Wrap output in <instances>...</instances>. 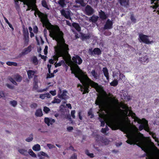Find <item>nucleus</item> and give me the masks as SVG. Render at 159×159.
I'll return each instance as SVG.
<instances>
[{
  "label": "nucleus",
  "instance_id": "f257e3e1",
  "mask_svg": "<svg viewBox=\"0 0 159 159\" xmlns=\"http://www.w3.org/2000/svg\"><path fill=\"white\" fill-rule=\"evenodd\" d=\"M36 16L37 14L40 20L42 23L43 27H45L48 30H49V36L53 39L56 40L57 42V46L54 47L55 52L56 55L54 56V59L58 60L60 56L58 54L59 49L58 46L59 43H62V38L63 35V33L60 30L59 27L57 25H52L49 21L48 16L47 14H44L40 11L38 9L36 10L34 13Z\"/></svg>",
  "mask_w": 159,
  "mask_h": 159
},
{
  "label": "nucleus",
  "instance_id": "f03ea898",
  "mask_svg": "<svg viewBox=\"0 0 159 159\" xmlns=\"http://www.w3.org/2000/svg\"><path fill=\"white\" fill-rule=\"evenodd\" d=\"M95 103L99 106V107L102 111H105L107 113L109 114V119L107 125L112 130L118 129L121 125V123L116 116L111 112L112 110V107L110 105H105V100L102 96L97 97Z\"/></svg>",
  "mask_w": 159,
  "mask_h": 159
},
{
  "label": "nucleus",
  "instance_id": "7ed1b4c3",
  "mask_svg": "<svg viewBox=\"0 0 159 159\" xmlns=\"http://www.w3.org/2000/svg\"><path fill=\"white\" fill-rule=\"evenodd\" d=\"M68 46V45L65 43L63 36L62 38V43H59L57 47L59 49L58 54L59 56L63 57L65 62L68 66H70L73 63L78 67L77 64L80 65L81 64L83 60L80 56L76 55L72 57V61L71 57L69 53V49Z\"/></svg>",
  "mask_w": 159,
  "mask_h": 159
},
{
  "label": "nucleus",
  "instance_id": "20e7f679",
  "mask_svg": "<svg viewBox=\"0 0 159 159\" xmlns=\"http://www.w3.org/2000/svg\"><path fill=\"white\" fill-rule=\"evenodd\" d=\"M123 130L126 134V137L129 139L126 141L128 143L132 145L137 143L136 145L141 148L142 150L144 152L147 151L146 148L143 146L145 143L142 139V137L143 136V134L140 132L138 133V134H137L130 128L126 126L123 127Z\"/></svg>",
  "mask_w": 159,
  "mask_h": 159
},
{
  "label": "nucleus",
  "instance_id": "39448f33",
  "mask_svg": "<svg viewBox=\"0 0 159 159\" xmlns=\"http://www.w3.org/2000/svg\"><path fill=\"white\" fill-rule=\"evenodd\" d=\"M71 73L74 74L75 77L78 78L80 82L84 85V89L82 93L83 94L88 93L89 92V88L90 86L95 89L98 88L99 86L97 83L91 80L86 75L81 74L80 75H78L73 71H72Z\"/></svg>",
  "mask_w": 159,
  "mask_h": 159
},
{
  "label": "nucleus",
  "instance_id": "423d86ee",
  "mask_svg": "<svg viewBox=\"0 0 159 159\" xmlns=\"http://www.w3.org/2000/svg\"><path fill=\"white\" fill-rule=\"evenodd\" d=\"M129 114L131 116H134V120L137 121L139 124H141L139 126V129L140 131L144 129L146 131H149L150 129L148 124V121L144 118H143L141 120L136 116L135 114L133 113L132 111H129Z\"/></svg>",
  "mask_w": 159,
  "mask_h": 159
},
{
  "label": "nucleus",
  "instance_id": "0eeeda50",
  "mask_svg": "<svg viewBox=\"0 0 159 159\" xmlns=\"http://www.w3.org/2000/svg\"><path fill=\"white\" fill-rule=\"evenodd\" d=\"M148 37V36L141 33L139 34V40L140 42H143L146 44H151L153 42V41H150Z\"/></svg>",
  "mask_w": 159,
  "mask_h": 159
},
{
  "label": "nucleus",
  "instance_id": "6e6552de",
  "mask_svg": "<svg viewBox=\"0 0 159 159\" xmlns=\"http://www.w3.org/2000/svg\"><path fill=\"white\" fill-rule=\"evenodd\" d=\"M37 77L36 75H34V85L33 87V90H37V91L38 93H41L43 92L47 91L48 89V87H47L45 89H38L39 86L38 85V80H36L35 78Z\"/></svg>",
  "mask_w": 159,
  "mask_h": 159
},
{
  "label": "nucleus",
  "instance_id": "1a4fd4ad",
  "mask_svg": "<svg viewBox=\"0 0 159 159\" xmlns=\"http://www.w3.org/2000/svg\"><path fill=\"white\" fill-rule=\"evenodd\" d=\"M36 0H25L24 2V5L28 7L26 11H30L34 6L36 5Z\"/></svg>",
  "mask_w": 159,
  "mask_h": 159
},
{
  "label": "nucleus",
  "instance_id": "9d476101",
  "mask_svg": "<svg viewBox=\"0 0 159 159\" xmlns=\"http://www.w3.org/2000/svg\"><path fill=\"white\" fill-rule=\"evenodd\" d=\"M88 52L90 55L91 56L100 55L102 54V51L101 49L98 48H94L92 50V48H89V49Z\"/></svg>",
  "mask_w": 159,
  "mask_h": 159
},
{
  "label": "nucleus",
  "instance_id": "9b49d317",
  "mask_svg": "<svg viewBox=\"0 0 159 159\" xmlns=\"http://www.w3.org/2000/svg\"><path fill=\"white\" fill-rule=\"evenodd\" d=\"M67 91L66 90H63L62 93L61 89H60L58 94V97L61 99L66 100L69 98V97L67 95Z\"/></svg>",
  "mask_w": 159,
  "mask_h": 159
},
{
  "label": "nucleus",
  "instance_id": "f8f14e48",
  "mask_svg": "<svg viewBox=\"0 0 159 159\" xmlns=\"http://www.w3.org/2000/svg\"><path fill=\"white\" fill-rule=\"evenodd\" d=\"M32 48V47L31 45H30L28 47L25 48L19 54L18 57L20 58L28 54L31 51Z\"/></svg>",
  "mask_w": 159,
  "mask_h": 159
},
{
  "label": "nucleus",
  "instance_id": "ddd939ff",
  "mask_svg": "<svg viewBox=\"0 0 159 159\" xmlns=\"http://www.w3.org/2000/svg\"><path fill=\"white\" fill-rule=\"evenodd\" d=\"M84 12L87 15L90 16L94 13V11L90 6L87 5L85 8Z\"/></svg>",
  "mask_w": 159,
  "mask_h": 159
},
{
  "label": "nucleus",
  "instance_id": "4468645a",
  "mask_svg": "<svg viewBox=\"0 0 159 159\" xmlns=\"http://www.w3.org/2000/svg\"><path fill=\"white\" fill-rule=\"evenodd\" d=\"M151 4H154V5L151 6L153 9H157L158 8L159 10L157 12H158V14L159 13V5L158 3H159V0H151Z\"/></svg>",
  "mask_w": 159,
  "mask_h": 159
},
{
  "label": "nucleus",
  "instance_id": "2eb2a0df",
  "mask_svg": "<svg viewBox=\"0 0 159 159\" xmlns=\"http://www.w3.org/2000/svg\"><path fill=\"white\" fill-rule=\"evenodd\" d=\"M118 1L121 6L127 7L129 6V0H118Z\"/></svg>",
  "mask_w": 159,
  "mask_h": 159
},
{
  "label": "nucleus",
  "instance_id": "dca6fc26",
  "mask_svg": "<svg viewBox=\"0 0 159 159\" xmlns=\"http://www.w3.org/2000/svg\"><path fill=\"white\" fill-rule=\"evenodd\" d=\"M140 61L143 64L148 63L149 61L148 56L147 55L141 57L139 58Z\"/></svg>",
  "mask_w": 159,
  "mask_h": 159
},
{
  "label": "nucleus",
  "instance_id": "f3484780",
  "mask_svg": "<svg viewBox=\"0 0 159 159\" xmlns=\"http://www.w3.org/2000/svg\"><path fill=\"white\" fill-rule=\"evenodd\" d=\"M112 22L111 21L108 19L104 26V29L105 30L111 29L112 28Z\"/></svg>",
  "mask_w": 159,
  "mask_h": 159
},
{
  "label": "nucleus",
  "instance_id": "a211bd4d",
  "mask_svg": "<svg viewBox=\"0 0 159 159\" xmlns=\"http://www.w3.org/2000/svg\"><path fill=\"white\" fill-rule=\"evenodd\" d=\"M99 16L100 18L102 20H106L108 17L105 13L102 10L99 12Z\"/></svg>",
  "mask_w": 159,
  "mask_h": 159
},
{
  "label": "nucleus",
  "instance_id": "6ab92c4d",
  "mask_svg": "<svg viewBox=\"0 0 159 159\" xmlns=\"http://www.w3.org/2000/svg\"><path fill=\"white\" fill-rule=\"evenodd\" d=\"M91 37V34L90 33H88V34H82L81 36V39L83 41L86 39H89Z\"/></svg>",
  "mask_w": 159,
  "mask_h": 159
},
{
  "label": "nucleus",
  "instance_id": "aec40b11",
  "mask_svg": "<svg viewBox=\"0 0 159 159\" xmlns=\"http://www.w3.org/2000/svg\"><path fill=\"white\" fill-rule=\"evenodd\" d=\"M104 75L106 78L107 80L109 81V73L107 68L106 67H103L102 69Z\"/></svg>",
  "mask_w": 159,
  "mask_h": 159
},
{
  "label": "nucleus",
  "instance_id": "412c9836",
  "mask_svg": "<svg viewBox=\"0 0 159 159\" xmlns=\"http://www.w3.org/2000/svg\"><path fill=\"white\" fill-rule=\"evenodd\" d=\"M61 15L65 17L66 19H68L70 18V15L69 12H67V13L65 11L64 9H62L61 11Z\"/></svg>",
  "mask_w": 159,
  "mask_h": 159
},
{
  "label": "nucleus",
  "instance_id": "4be33fe9",
  "mask_svg": "<svg viewBox=\"0 0 159 159\" xmlns=\"http://www.w3.org/2000/svg\"><path fill=\"white\" fill-rule=\"evenodd\" d=\"M99 117L101 118V119L100 120V121L101 122V126L104 127L105 126V122L104 120V116L103 115L100 114H99Z\"/></svg>",
  "mask_w": 159,
  "mask_h": 159
},
{
  "label": "nucleus",
  "instance_id": "5701e85b",
  "mask_svg": "<svg viewBox=\"0 0 159 159\" xmlns=\"http://www.w3.org/2000/svg\"><path fill=\"white\" fill-rule=\"evenodd\" d=\"M91 74L94 79L97 80L99 78V75L95 70H93L91 72Z\"/></svg>",
  "mask_w": 159,
  "mask_h": 159
},
{
  "label": "nucleus",
  "instance_id": "b1692460",
  "mask_svg": "<svg viewBox=\"0 0 159 159\" xmlns=\"http://www.w3.org/2000/svg\"><path fill=\"white\" fill-rule=\"evenodd\" d=\"M14 78L17 82H20L22 80V77L18 74L14 75Z\"/></svg>",
  "mask_w": 159,
  "mask_h": 159
},
{
  "label": "nucleus",
  "instance_id": "393cba45",
  "mask_svg": "<svg viewBox=\"0 0 159 159\" xmlns=\"http://www.w3.org/2000/svg\"><path fill=\"white\" fill-rule=\"evenodd\" d=\"M35 73V71L32 70H29L27 71L28 77L29 79L32 78Z\"/></svg>",
  "mask_w": 159,
  "mask_h": 159
},
{
  "label": "nucleus",
  "instance_id": "a878e982",
  "mask_svg": "<svg viewBox=\"0 0 159 159\" xmlns=\"http://www.w3.org/2000/svg\"><path fill=\"white\" fill-rule=\"evenodd\" d=\"M98 16L93 15L92 16L90 17L89 20L92 22L95 23L98 20Z\"/></svg>",
  "mask_w": 159,
  "mask_h": 159
},
{
  "label": "nucleus",
  "instance_id": "bb28decb",
  "mask_svg": "<svg viewBox=\"0 0 159 159\" xmlns=\"http://www.w3.org/2000/svg\"><path fill=\"white\" fill-rule=\"evenodd\" d=\"M72 26L78 32L80 31L81 27L78 23L74 22L72 23Z\"/></svg>",
  "mask_w": 159,
  "mask_h": 159
},
{
  "label": "nucleus",
  "instance_id": "cd10ccee",
  "mask_svg": "<svg viewBox=\"0 0 159 159\" xmlns=\"http://www.w3.org/2000/svg\"><path fill=\"white\" fill-rule=\"evenodd\" d=\"M23 29L24 37L29 36V33L27 29H26L25 26H23Z\"/></svg>",
  "mask_w": 159,
  "mask_h": 159
},
{
  "label": "nucleus",
  "instance_id": "c85d7f7f",
  "mask_svg": "<svg viewBox=\"0 0 159 159\" xmlns=\"http://www.w3.org/2000/svg\"><path fill=\"white\" fill-rule=\"evenodd\" d=\"M35 115L37 117H41L43 115L41 109H39L36 110L35 113Z\"/></svg>",
  "mask_w": 159,
  "mask_h": 159
},
{
  "label": "nucleus",
  "instance_id": "c756f323",
  "mask_svg": "<svg viewBox=\"0 0 159 159\" xmlns=\"http://www.w3.org/2000/svg\"><path fill=\"white\" fill-rule=\"evenodd\" d=\"M109 141L108 139L106 138L103 137H102L101 142V143L104 144L105 145L108 144L109 143Z\"/></svg>",
  "mask_w": 159,
  "mask_h": 159
},
{
  "label": "nucleus",
  "instance_id": "7c9ffc66",
  "mask_svg": "<svg viewBox=\"0 0 159 159\" xmlns=\"http://www.w3.org/2000/svg\"><path fill=\"white\" fill-rule=\"evenodd\" d=\"M102 137L100 136L98 134H96L95 136L96 141L98 143H99L101 141V139Z\"/></svg>",
  "mask_w": 159,
  "mask_h": 159
},
{
  "label": "nucleus",
  "instance_id": "2f4dec72",
  "mask_svg": "<svg viewBox=\"0 0 159 159\" xmlns=\"http://www.w3.org/2000/svg\"><path fill=\"white\" fill-rule=\"evenodd\" d=\"M32 149L34 151H39L40 150V146L39 144H37L33 146Z\"/></svg>",
  "mask_w": 159,
  "mask_h": 159
},
{
  "label": "nucleus",
  "instance_id": "473e14b6",
  "mask_svg": "<svg viewBox=\"0 0 159 159\" xmlns=\"http://www.w3.org/2000/svg\"><path fill=\"white\" fill-rule=\"evenodd\" d=\"M143 146L145 148L147 151L146 152H145L146 153L145 154V155L147 156V157H146V159H151V155L149 154L147 152L148 151V149L145 146V143H144V144L143 145Z\"/></svg>",
  "mask_w": 159,
  "mask_h": 159
},
{
  "label": "nucleus",
  "instance_id": "72a5a7b5",
  "mask_svg": "<svg viewBox=\"0 0 159 159\" xmlns=\"http://www.w3.org/2000/svg\"><path fill=\"white\" fill-rule=\"evenodd\" d=\"M41 4L43 7H45L48 10L49 9V8L48 7L46 2L45 0H42L41 1Z\"/></svg>",
  "mask_w": 159,
  "mask_h": 159
},
{
  "label": "nucleus",
  "instance_id": "f704fd0d",
  "mask_svg": "<svg viewBox=\"0 0 159 159\" xmlns=\"http://www.w3.org/2000/svg\"><path fill=\"white\" fill-rule=\"evenodd\" d=\"M65 2V0H59L58 2V3L61 7H64L66 5Z\"/></svg>",
  "mask_w": 159,
  "mask_h": 159
},
{
  "label": "nucleus",
  "instance_id": "c9c22d12",
  "mask_svg": "<svg viewBox=\"0 0 159 159\" xmlns=\"http://www.w3.org/2000/svg\"><path fill=\"white\" fill-rule=\"evenodd\" d=\"M62 64H64L65 66L66 65L65 64V62L64 60H62L58 63H56L55 65V67H57L61 66Z\"/></svg>",
  "mask_w": 159,
  "mask_h": 159
},
{
  "label": "nucleus",
  "instance_id": "e433bc0d",
  "mask_svg": "<svg viewBox=\"0 0 159 159\" xmlns=\"http://www.w3.org/2000/svg\"><path fill=\"white\" fill-rule=\"evenodd\" d=\"M118 84V81L115 79L110 83L111 86L115 87Z\"/></svg>",
  "mask_w": 159,
  "mask_h": 159
},
{
  "label": "nucleus",
  "instance_id": "4c0bfd02",
  "mask_svg": "<svg viewBox=\"0 0 159 159\" xmlns=\"http://www.w3.org/2000/svg\"><path fill=\"white\" fill-rule=\"evenodd\" d=\"M76 2L80 4L82 6L84 7L86 5L85 3L84 2V0H76Z\"/></svg>",
  "mask_w": 159,
  "mask_h": 159
},
{
  "label": "nucleus",
  "instance_id": "58836bf2",
  "mask_svg": "<svg viewBox=\"0 0 159 159\" xmlns=\"http://www.w3.org/2000/svg\"><path fill=\"white\" fill-rule=\"evenodd\" d=\"M19 152L21 154L25 155L27 154V150L23 149H20L18 150Z\"/></svg>",
  "mask_w": 159,
  "mask_h": 159
},
{
  "label": "nucleus",
  "instance_id": "ea45409f",
  "mask_svg": "<svg viewBox=\"0 0 159 159\" xmlns=\"http://www.w3.org/2000/svg\"><path fill=\"white\" fill-rule=\"evenodd\" d=\"M85 153L90 158H93L94 157V154L93 153H89L88 150L85 151Z\"/></svg>",
  "mask_w": 159,
  "mask_h": 159
},
{
  "label": "nucleus",
  "instance_id": "a19ab883",
  "mask_svg": "<svg viewBox=\"0 0 159 159\" xmlns=\"http://www.w3.org/2000/svg\"><path fill=\"white\" fill-rule=\"evenodd\" d=\"M8 80L11 82L13 84L15 85H17V84L14 79L11 77H9Z\"/></svg>",
  "mask_w": 159,
  "mask_h": 159
},
{
  "label": "nucleus",
  "instance_id": "79ce46f5",
  "mask_svg": "<svg viewBox=\"0 0 159 159\" xmlns=\"http://www.w3.org/2000/svg\"><path fill=\"white\" fill-rule=\"evenodd\" d=\"M88 116H90V118H92L94 117V115L92 112V111L91 109H89L88 113Z\"/></svg>",
  "mask_w": 159,
  "mask_h": 159
},
{
  "label": "nucleus",
  "instance_id": "37998d69",
  "mask_svg": "<svg viewBox=\"0 0 159 159\" xmlns=\"http://www.w3.org/2000/svg\"><path fill=\"white\" fill-rule=\"evenodd\" d=\"M33 134H31L29 137L25 139V141L27 142H29L33 140Z\"/></svg>",
  "mask_w": 159,
  "mask_h": 159
},
{
  "label": "nucleus",
  "instance_id": "c03bdc74",
  "mask_svg": "<svg viewBox=\"0 0 159 159\" xmlns=\"http://www.w3.org/2000/svg\"><path fill=\"white\" fill-rule=\"evenodd\" d=\"M130 19L132 22L134 23H135L136 22V20L135 18L134 14H131L130 16Z\"/></svg>",
  "mask_w": 159,
  "mask_h": 159
},
{
  "label": "nucleus",
  "instance_id": "a18cd8bd",
  "mask_svg": "<svg viewBox=\"0 0 159 159\" xmlns=\"http://www.w3.org/2000/svg\"><path fill=\"white\" fill-rule=\"evenodd\" d=\"M32 61L34 63L35 65L38 64V61L37 57L36 56H34L32 58Z\"/></svg>",
  "mask_w": 159,
  "mask_h": 159
},
{
  "label": "nucleus",
  "instance_id": "49530a36",
  "mask_svg": "<svg viewBox=\"0 0 159 159\" xmlns=\"http://www.w3.org/2000/svg\"><path fill=\"white\" fill-rule=\"evenodd\" d=\"M38 154L39 155H41L42 156H43L44 157H45L48 158H49V156L45 152H44L43 151H40Z\"/></svg>",
  "mask_w": 159,
  "mask_h": 159
},
{
  "label": "nucleus",
  "instance_id": "de8ad7c7",
  "mask_svg": "<svg viewBox=\"0 0 159 159\" xmlns=\"http://www.w3.org/2000/svg\"><path fill=\"white\" fill-rule=\"evenodd\" d=\"M10 104L13 107H15L17 105V102L15 100H13L10 102Z\"/></svg>",
  "mask_w": 159,
  "mask_h": 159
},
{
  "label": "nucleus",
  "instance_id": "09e8293b",
  "mask_svg": "<svg viewBox=\"0 0 159 159\" xmlns=\"http://www.w3.org/2000/svg\"><path fill=\"white\" fill-rule=\"evenodd\" d=\"M29 154L30 156L33 157H36V154L31 149L30 151L29 152Z\"/></svg>",
  "mask_w": 159,
  "mask_h": 159
},
{
  "label": "nucleus",
  "instance_id": "8fccbe9b",
  "mask_svg": "<svg viewBox=\"0 0 159 159\" xmlns=\"http://www.w3.org/2000/svg\"><path fill=\"white\" fill-rule=\"evenodd\" d=\"M61 100L58 98H55L54 100L52 101V103H58L61 102Z\"/></svg>",
  "mask_w": 159,
  "mask_h": 159
},
{
  "label": "nucleus",
  "instance_id": "3c124183",
  "mask_svg": "<svg viewBox=\"0 0 159 159\" xmlns=\"http://www.w3.org/2000/svg\"><path fill=\"white\" fill-rule=\"evenodd\" d=\"M24 42L25 44L28 45V44L29 42V37H24Z\"/></svg>",
  "mask_w": 159,
  "mask_h": 159
},
{
  "label": "nucleus",
  "instance_id": "603ef678",
  "mask_svg": "<svg viewBox=\"0 0 159 159\" xmlns=\"http://www.w3.org/2000/svg\"><path fill=\"white\" fill-rule=\"evenodd\" d=\"M44 122L48 126H49L50 119L48 117H45L44 118Z\"/></svg>",
  "mask_w": 159,
  "mask_h": 159
},
{
  "label": "nucleus",
  "instance_id": "864d4df0",
  "mask_svg": "<svg viewBox=\"0 0 159 159\" xmlns=\"http://www.w3.org/2000/svg\"><path fill=\"white\" fill-rule=\"evenodd\" d=\"M43 111L46 113H48L50 111V109L47 107H43Z\"/></svg>",
  "mask_w": 159,
  "mask_h": 159
},
{
  "label": "nucleus",
  "instance_id": "5fc2aeb1",
  "mask_svg": "<svg viewBox=\"0 0 159 159\" xmlns=\"http://www.w3.org/2000/svg\"><path fill=\"white\" fill-rule=\"evenodd\" d=\"M2 98L3 99H5L4 93L3 91H0V98Z\"/></svg>",
  "mask_w": 159,
  "mask_h": 159
},
{
  "label": "nucleus",
  "instance_id": "6e6d98bb",
  "mask_svg": "<svg viewBox=\"0 0 159 159\" xmlns=\"http://www.w3.org/2000/svg\"><path fill=\"white\" fill-rule=\"evenodd\" d=\"M54 74L53 73H52L50 74H47V78H50L54 77Z\"/></svg>",
  "mask_w": 159,
  "mask_h": 159
},
{
  "label": "nucleus",
  "instance_id": "4d7b16f0",
  "mask_svg": "<svg viewBox=\"0 0 159 159\" xmlns=\"http://www.w3.org/2000/svg\"><path fill=\"white\" fill-rule=\"evenodd\" d=\"M33 31L35 34H37L38 32V27L37 26H35L33 27Z\"/></svg>",
  "mask_w": 159,
  "mask_h": 159
},
{
  "label": "nucleus",
  "instance_id": "13d9d810",
  "mask_svg": "<svg viewBox=\"0 0 159 159\" xmlns=\"http://www.w3.org/2000/svg\"><path fill=\"white\" fill-rule=\"evenodd\" d=\"M75 110H72L71 111V115L73 119L75 118Z\"/></svg>",
  "mask_w": 159,
  "mask_h": 159
},
{
  "label": "nucleus",
  "instance_id": "bf43d9fd",
  "mask_svg": "<svg viewBox=\"0 0 159 159\" xmlns=\"http://www.w3.org/2000/svg\"><path fill=\"white\" fill-rule=\"evenodd\" d=\"M70 159H77V155L76 153H74L70 158Z\"/></svg>",
  "mask_w": 159,
  "mask_h": 159
},
{
  "label": "nucleus",
  "instance_id": "052dcab7",
  "mask_svg": "<svg viewBox=\"0 0 159 159\" xmlns=\"http://www.w3.org/2000/svg\"><path fill=\"white\" fill-rule=\"evenodd\" d=\"M6 85L8 88L10 89H14V86L11 84H7Z\"/></svg>",
  "mask_w": 159,
  "mask_h": 159
},
{
  "label": "nucleus",
  "instance_id": "680f3d73",
  "mask_svg": "<svg viewBox=\"0 0 159 159\" xmlns=\"http://www.w3.org/2000/svg\"><path fill=\"white\" fill-rule=\"evenodd\" d=\"M37 106L38 105L37 103H34L31 104L30 107L31 108H35L37 107Z\"/></svg>",
  "mask_w": 159,
  "mask_h": 159
},
{
  "label": "nucleus",
  "instance_id": "e2e57ef3",
  "mask_svg": "<svg viewBox=\"0 0 159 159\" xmlns=\"http://www.w3.org/2000/svg\"><path fill=\"white\" fill-rule=\"evenodd\" d=\"M15 2V5H19V2L18 1H19L21 2H23L24 3V2L25 1V0H14Z\"/></svg>",
  "mask_w": 159,
  "mask_h": 159
},
{
  "label": "nucleus",
  "instance_id": "0e129e2a",
  "mask_svg": "<svg viewBox=\"0 0 159 159\" xmlns=\"http://www.w3.org/2000/svg\"><path fill=\"white\" fill-rule=\"evenodd\" d=\"M47 146L49 149H52L55 147L54 145L49 143L48 144Z\"/></svg>",
  "mask_w": 159,
  "mask_h": 159
},
{
  "label": "nucleus",
  "instance_id": "69168bd1",
  "mask_svg": "<svg viewBox=\"0 0 159 159\" xmlns=\"http://www.w3.org/2000/svg\"><path fill=\"white\" fill-rule=\"evenodd\" d=\"M48 47L47 46H45V48L44 49V54L45 55H46L48 53Z\"/></svg>",
  "mask_w": 159,
  "mask_h": 159
},
{
  "label": "nucleus",
  "instance_id": "338daca9",
  "mask_svg": "<svg viewBox=\"0 0 159 159\" xmlns=\"http://www.w3.org/2000/svg\"><path fill=\"white\" fill-rule=\"evenodd\" d=\"M119 76L120 78L119 79V80H121L122 79H123V78L125 77V75L123 74L120 72L119 73Z\"/></svg>",
  "mask_w": 159,
  "mask_h": 159
},
{
  "label": "nucleus",
  "instance_id": "774afa93",
  "mask_svg": "<svg viewBox=\"0 0 159 159\" xmlns=\"http://www.w3.org/2000/svg\"><path fill=\"white\" fill-rule=\"evenodd\" d=\"M150 134L151 135L154 139L156 138V136L155 135V134L153 132H151L150 133Z\"/></svg>",
  "mask_w": 159,
  "mask_h": 159
}]
</instances>
